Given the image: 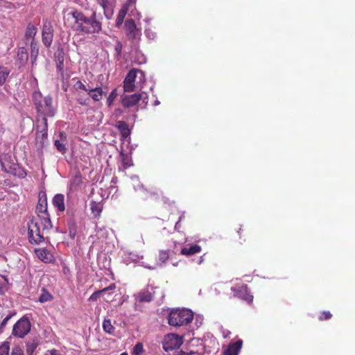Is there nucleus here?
I'll return each instance as SVG.
<instances>
[{"label": "nucleus", "mask_w": 355, "mask_h": 355, "mask_svg": "<svg viewBox=\"0 0 355 355\" xmlns=\"http://www.w3.org/2000/svg\"><path fill=\"white\" fill-rule=\"evenodd\" d=\"M201 251V247L198 245H193L189 248L184 247L182 249L181 253L184 255H193Z\"/></svg>", "instance_id": "nucleus-23"}, {"label": "nucleus", "mask_w": 355, "mask_h": 355, "mask_svg": "<svg viewBox=\"0 0 355 355\" xmlns=\"http://www.w3.org/2000/svg\"><path fill=\"white\" fill-rule=\"evenodd\" d=\"M122 49V44L121 42H117L116 45V51L118 52V53H120Z\"/></svg>", "instance_id": "nucleus-50"}, {"label": "nucleus", "mask_w": 355, "mask_h": 355, "mask_svg": "<svg viewBox=\"0 0 355 355\" xmlns=\"http://www.w3.org/2000/svg\"><path fill=\"white\" fill-rule=\"evenodd\" d=\"M144 353V345L142 343H137L132 351V355H142Z\"/></svg>", "instance_id": "nucleus-29"}, {"label": "nucleus", "mask_w": 355, "mask_h": 355, "mask_svg": "<svg viewBox=\"0 0 355 355\" xmlns=\"http://www.w3.org/2000/svg\"><path fill=\"white\" fill-rule=\"evenodd\" d=\"M12 314H9L1 321V322L0 324V329L1 330H3V329L6 326L8 322L12 318Z\"/></svg>", "instance_id": "nucleus-45"}, {"label": "nucleus", "mask_w": 355, "mask_h": 355, "mask_svg": "<svg viewBox=\"0 0 355 355\" xmlns=\"http://www.w3.org/2000/svg\"><path fill=\"white\" fill-rule=\"evenodd\" d=\"M243 342L239 340L235 343H230L226 349H225L224 355H238L241 347Z\"/></svg>", "instance_id": "nucleus-17"}, {"label": "nucleus", "mask_w": 355, "mask_h": 355, "mask_svg": "<svg viewBox=\"0 0 355 355\" xmlns=\"http://www.w3.org/2000/svg\"><path fill=\"white\" fill-rule=\"evenodd\" d=\"M55 146L59 152L62 153V154L65 153L67 148L62 142L59 140H55Z\"/></svg>", "instance_id": "nucleus-35"}, {"label": "nucleus", "mask_w": 355, "mask_h": 355, "mask_svg": "<svg viewBox=\"0 0 355 355\" xmlns=\"http://www.w3.org/2000/svg\"><path fill=\"white\" fill-rule=\"evenodd\" d=\"M73 87L76 90H83L85 92H88V89L86 86L79 80H78L73 85Z\"/></svg>", "instance_id": "nucleus-36"}, {"label": "nucleus", "mask_w": 355, "mask_h": 355, "mask_svg": "<svg viewBox=\"0 0 355 355\" xmlns=\"http://www.w3.org/2000/svg\"><path fill=\"white\" fill-rule=\"evenodd\" d=\"M202 261H203V259H202V257H200V259L199 261V263H201Z\"/></svg>", "instance_id": "nucleus-57"}, {"label": "nucleus", "mask_w": 355, "mask_h": 355, "mask_svg": "<svg viewBox=\"0 0 355 355\" xmlns=\"http://www.w3.org/2000/svg\"><path fill=\"white\" fill-rule=\"evenodd\" d=\"M88 25L90 26H80V31L84 32L85 33H97L101 30V23L96 20L95 12L92 13L90 23H89Z\"/></svg>", "instance_id": "nucleus-10"}, {"label": "nucleus", "mask_w": 355, "mask_h": 355, "mask_svg": "<svg viewBox=\"0 0 355 355\" xmlns=\"http://www.w3.org/2000/svg\"><path fill=\"white\" fill-rule=\"evenodd\" d=\"M117 96L116 89H113L110 94H109L107 98V104L110 107L113 103L114 101Z\"/></svg>", "instance_id": "nucleus-34"}, {"label": "nucleus", "mask_w": 355, "mask_h": 355, "mask_svg": "<svg viewBox=\"0 0 355 355\" xmlns=\"http://www.w3.org/2000/svg\"><path fill=\"white\" fill-rule=\"evenodd\" d=\"M53 299L52 295L48 292L45 288L42 289V293L40 294L38 302L40 303H44L51 301Z\"/></svg>", "instance_id": "nucleus-25"}, {"label": "nucleus", "mask_w": 355, "mask_h": 355, "mask_svg": "<svg viewBox=\"0 0 355 355\" xmlns=\"http://www.w3.org/2000/svg\"><path fill=\"white\" fill-rule=\"evenodd\" d=\"M35 104L37 110L41 114L53 116L55 114V110L52 106V98L50 96L42 97L41 94H35Z\"/></svg>", "instance_id": "nucleus-4"}, {"label": "nucleus", "mask_w": 355, "mask_h": 355, "mask_svg": "<svg viewBox=\"0 0 355 355\" xmlns=\"http://www.w3.org/2000/svg\"><path fill=\"white\" fill-rule=\"evenodd\" d=\"M138 299L140 302H148L153 300V293L148 290H144L141 291L138 294Z\"/></svg>", "instance_id": "nucleus-24"}, {"label": "nucleus", "mask_w": 355, "mask_h": 355, "mask_svg": "<svg viewBox=\"0 0 355 355\" xmlns=\"http://www.w3.org/2000/svg\"><path fill=\"white\" fill-rule=\"evenodd\" d=\"M103 329L104 331L109 334H114L115 327L112 324L110 319H105L103 322Z\"/></svg>", "instance_id": "nucleus-26"}, {"label": "nucleus", "mask_w": 355, "mask_h": 355, "mask_svg": "<svg viewBox=\"0 0 355 355\" xmlns=\"http://www.w3.org/2000/svg\"><path fill=\"white\" fill-rule=\"evenodd\" d=\"M52 227L49 214L33 219L28 224V236L31 243L39 244L44 241V231Z\"/></svg>", "instance_id": "nucleus-1"}, {"label": "nucleus", "mask_w": 355, "mask_h": 355, "mask_svg": "<svg viewBox=\"0 0 355 355\" xmlns=\"http://www.w3.org/2000/svg\"><path fill=\"white\" fill-rule=\"evenodd\" d=\"M10 349L9 343L6 341L0 345V355H8Z\"/></svg>", "instance_id": "nucleus-33"}, {"label": "nucleus", "mask_w": 355, "mask_h": 355, "mask_svg": "<svg viewBox=\"0 0 355 355\" xmlns=\"http://www.w3.org/2000/svg\"><path fill=\"white\" fill-rule=\"evenodd\" d=\"M131 180H132V182L134 183V188H135V191H137L139 189L142 192H145V189H144L143 185H138L137 187V186L135 184V183L139 182V178L137 176H135V175L132 176L131 178Z\"/></svg>", "instance_id": "nucleus-38"}, {"label": "nucleus", "mask_w": 355, "mask_h": 355, "mask_svg": "<svg viewBox=\"0 0 355 355\" xmlns=\"http://www.w3.org/2000/svg\"><path fill=\"white\" fill-rule=\"evenodd\" d=\"M125 26L128 37L131 40H137L141 35V32L136 26L135 21L132 19L125 22Z\"/></svg>", "instance_id": "nucleus-11"}, {"label": "nucleus", "mask_w": 355, "mask_h": 355, "mask_svg": "<svg viewBox=\"0 0 355 355\" xmlns=\"http://www.w3.org/2000/svg\"><path fill=\"white\" fill-rule=\"evenodd\" d=\"M63 137H64V133H62H62H60V137H61V139H62Z\"/></svg>", "instance_id": "nucleus-59"}, {"label": "nucleus", "mask_w": 355, "mask_h": 355, "mask_svg": "<svg viewBox=\"0 0 355 355\" xmlns=\"http://www.w3.org/2000/svg\"><path fill=\"white\" fill-rule=\"evenodd\" d=\"M35 252L37 257L44 263H50L53 260V254L45 248H38Z\"/></svg>", "instance_id": "nucleus-15"}, {"label": "nucleus", "mask_w": 355, "mask_h": 355, "mask_svg": "<svg viewBox=\"0 0 355 355\" xmlns=\"http://www.w3.org/2000/svg\"><path fill=\"white\" fill-rule=\"evenodd\" d=\"M36 213L37 217L44 215V214H49L47 211V200L45 196L44 198L40 197L36 207Z\"/></svg>", "instance_id": "nucleus-19"}, {"label": "nucleus", "mask_w": 355, "mask_h": 355, "mask_svg": "<svg viewBox=\"0 0 355 355\" xmlns=\"http://www.w3.org/2000/svg\"><path fill=\"white\" fill-rule=\"evenodd\" d=\"M53 39V28L51 21L45 20L42 31V40L44 45L49 48L51 46Z\"/></svg>", "instance_id": "nucleus-8"}, {"label": "nucleus", "mask_w": 355, "mask_h": 355, "mask_svg": "<svg viewBox=\"0 0 355 355\" xmlns=\"http://www.w3.org/2000/svg\"><path fill=\"white\" fill-rule=\"evenodd\" d=\"M144 33L147 38L150 40H153L156 38V33L150 28H146Z\"/></svg>", "instance_id": "nucleus-37"}, {"label": "nucleus", "mask_w": 355, "mask_h": 355, "mask_svg": "<svg viewBox=\"0 0 355 355\" xmlns=\"http://www.w3.org/2000/svg\"><path fill=\"white\" fill-rule=\"evenodd\" d=\"M80 103L82 104V105H85V103H84V102H80Z\"/></svg>", "instance_id": "nucleus-60"}, {"label": "nucleus", "mask_w": 355, "mask_h": 355, "mask_svg": "<svg viewBox=\"0 0 355 355\" xmlns=\"http://www.w3.org/2000/svg\"><path fill=\"white\" fill-rule=\"evenodd\" d=\"M184 217V213H182L179 218V220L176 223V224L175 225V230H178L180 228L179 223L182 220V218Z\"/></svg>", "instance_id": "nucleus-49"}, {"label": "nucleus", "mask_w": 355, "mask_h": 355, "mask_svg": "<svg viewBox=\"0 0 355 355\" xmlns=\"http://www.w3.org/2000/svg\"><path fill=\"white\" fill-rule=\"evenodd\" d=\"M51 355H60V354H58L56 350H52V351H51Z\"/></svg>", "instance_id": "nucleus-54"}, {"label": "nucleus", "mask_w": 355, "mask_h": 355, "mask_svg": "<svg viewBox=\"0 0 355 355\" xmlns=\"http://www.w3.org/2000/svg\"><path fill=\"white\" fill-rule=\"evenodd\" d=\"M116 288V286L114 284H110L109 286L102 289L103 291V293H105L108 291H113Z\"/></svg>", "instance_id": "nucleus-48"}, {"label": "nucleus", "mask_w": 355, "mask_h": 355, "mask_svg": "<svg viewBox=\"0 0 355 355\" xmlns=\"http://www.w3.org/2000/svg\"><path fill=\"white\" fill-rule=\"evenodd\" d=\"M103 291L99 290L92 294V295L89 298V301H96L100 296L103 294Z\"/></svg>", "instance_id": "nucleus-41"}, {"label": "nucleus", "mask_w": 355, "mask_h": 355, "mask_svg": "<svg viewBox=\"0 0 355 355\" xmlns=\"http://www.w3.org/2000/svg\"><path fill=\"white\" fill-rule=\"evenodd\" d=\"M31 330V322L26 317L20 318L13 326L12 335L18 338H24Z\"/></svg>", "instance_id": "nucleus-6"}, {"label": "nucleus", "mask_w": 355, "mask_h": 355, "mask_svg": "<svg viewBox=\"0 0 355 355\" xmlns=\"http://www.w3.org/2000/svg\"><path fill=\"white\" fill-rule=\"evenodd\" d=\"M11 355H24V352L20 347H15L12 349Z\"/></svg>", "instance_id": "nucleus-46"}, {"label": "nucleus", "mask_w": 355, "mask_h": 355, "mask_svg": "<svg viewBox=\"0 0 355 355\" xmlns=\"http://www.w3.org/2000/svg\"><path fill=\"white\" fill-rule=\"evenodd\" d=\"M10 74V70L4 67H0V85H3Z\"/></svg>", "instance_id": "nucleus-28"}, {"label": "nucleus", "mask_w": 355, "mask_h": 355, "mask_svg": "<svg viewBox=\"0 0 355 355\" xmlns=\"http://www.w3.org/2000/svg\"><path fill=\"white\" fill-rule=\"evenodd\" d=\"M116 127L120 131L122 143L125 144V142H127L128 144H129L130 140V130L128 125L125 122L119 121L117 122Z\"/></svg>", "instance_id": "nucleus-13"}, {"label": "nucleus", "mask_w": 355, "mask_h": 355, "mask_svg": "<svg viewBox=\"0 0 355 355\" xmlns=\"http://www.w3.org/2000/svg\"><path fill=\"white\" fill-rule=\"evenodd\" d=\"M37 347V343L35 340L29 341L26 345V352L28 355H33Z\"/></svg>", "instance_id": "nucleus-30"}, {"label": "nucleus", "mask_w": 355, "mask_h": 355, "mask_svg": "<svg viewBox=\"0 0 355 355\" xmlns=\"http://www.w3.org/2000/svg\"><path fill=\"white\" fill-rule=\"evenodd\" d=\"M120 355H128L127 352H123Z\"/></svg>", "instance_id": "nucleus-58"}, {"label": "nucleus", "mask_w": 355, "mask_h": 355, "mask_svg": "<svg viewBox=\"0 0 355 355\" xmlns=\"http://www.w3.org/2000/svg\"><path fill=\"white\" fill-rule=\"evenodd\" d=\"M135 61L137 63L141 64L146 62V58L144 54H142L141 53H138L137 55V58H135Z\"/></svg>", "instance_id": "nucleus-40"}, {"label": "nucleus", "mask_w": 355, "mask_h": 355, "mask_svg": "<svg viewBox=\"0 0 355 355\" xmlns=\"http://www.w3.org/2000/svg\"><path fill=\"white\" fill-rule=\"evenodd\" d=\"M120 157L124 168H127L132 165V160L128 154L123 153V150L120 152Z\"/></svg>", "instance_id": "nucleus-27"}, {"label": "nucleus", "mask_w": 355, "mask_h": 355, "mask_svg": "<svg viewBox=\"0 0 355 355\" xmlns=\"http://www.w3.org/2000/svg\"><path fill=\"white\" fill-rule=\"evenodd\" d=\"M97 2L103 10L112 6L108 0H97Z\"/></svg>", "instance_id": "nucleus-42"}, {"label": "nucleus", "mask_w": 355, "mask_h": 355, "mask_svg": "<svg viewBox=\"0 0 355 355\" xmlns=\"http://www.w3.org/2000/svg\"><path fill=\"white\" fill-rule=\"evenodd\" d=\"M147 99L148 98L146 94H134L131 95H126L122 98V104L124 107H130L136 105L139 102V101L142 100L144 105H146L148 103Z\"/></svg>", "instance_id": "nucleus-9"}, {"label": "nucleus", "mask_w": 355, "mask_h": 355, "mask_svg": "<svg viewBox=\"0 0 355 355\" xmlns=\"http://www.w3.org/2000/svg\"><path fill=\"white\" fill-rule=\"evenodd\" d=\"M109 194H110L112 192H116L117 189H116V187L115 186H110V188H109Z\"/></svg>", "instance_id": "nucleus-51"}, {"label": "nucleus", "mask_w": 355, "mask_h": 355, "mask_svg": "<svg viewBox=\"0 0 355 355\" xmlns=\"http://www.w3.org/2000/svg\"><path fill=\"white\" fill-rule=\"evenodd\" d=\"M183 343V338L182 336L175 334H169L165 336L162 343L163 349L165 351H171L175 349L179 348Z\"/></svg>", "instance_id": "nucleus-7"}, {"label": "nucleus", "mask_w": 355, "mask_h": 355, "mask_svg": "<svg viewBox=\"0 0 355 355\" xmlns=\"http://www.w3.org/2000/svg\"><path fill=\"white\" fill-rule=\"evenodd\" d=\"M0 164L3 171L14 175H17V165L10 153H3L0 155Z\"/></svg>", "instance_id": "nucleus-5"}, {"label": "nucleus", "mask_w": 355, "mask_h": 355, "mask_svg": "<svg viewBox=\"0 0 355 355\" xmlns=\"http://www.w3.org/2000/svg\"><path fill=\"white\" fill-rule=\"evenodd\" d=\"M168 259V254L166 251L162 250L159 254V261L163 263Z\"/></svg>", "instance_id": "nucleus-39"}, {"label": "nucleus", "mask_w": 355, "mask_h": 355, "mask_svg": "<svg viewBox=\"0 0 355 355\" xmlns=\"http://www.w3.org/2000/svg\"><path fill=\"white\" fill-rule=\"evenodd\" d=\"M91 209H92V213L95 216H99L100 214L102 211L101 205L100 204H98V203L95 202H92V204H91Z\"/></svg>", "instance_id": "nucleus-32"}, {"label": "nucleus", "mask_w": 355, "mask_h": 355, "mask_svg": "<svg viewBox=\"0 0 355 355\" xmlns=\"http://www.w3.org/2000/svg\"><path fill=\"white\" fill-rule=\"evenodd\" d=\"M193 319V313L187 309H175L170 311L168 315V323L173 327L184 326L189 324Z\"/></svg>", "instance_id": "nucleus-3"}, {"label": "nucleus", "mask_w": 355, "mask_h": 355, "mask_svg": "<svg viewBox=\"0 0 355 355\" xmlns=\"http://www.w3.org/2000/svg\"><path fill=\"white\" fill-rule=\"evenodd\" d=\"M234 296L245 301L248 304H251L253 301V296L249 293L246 286H242L238 288H232Z\"/></svg>", "instance_id": "nucleus-12"}, {"label": "nucleus", "mask_w": 355, "mask_h": 355, "mask_svg": "<svg viewBox=\"0 0 355 355\" xmlns=\"http://www.w3.org/2000/svg\"><path fill=\"white\" fill-rule=\"evenodd\" d=\"M331 313L329 311H323L319 316L320 320H328L331 318Z\"/></svg>", "instance_id": "nucleus-44"}, {"label": "nucleus", "mask_w": 355, "mask_h": 355, "mask_svg": "<svg viewBox=\"0 0 355 355\" xmlns=\"http://www.w3.org/2000/svg\"><path fill=\"white\" fill-rule=\"evenodd\" d=\"M52 203L59 212H64L65 210L64 196L58 193L54 196Z\"/></svg>", "instance_id": "nucleus-18"}, {"label": "nucleus", "mask_w": 355, "mask_h": 355, "mask_svg": "<svg viewBox=\"0 0 355 355\" xmlns=\"http://www.w3.org/2000/svg\"><path fill=\"white\" fill-rule=\"evenodd\" d=\"M89 96L94 101H99L105 92L103 91L102 88L100 87H96L94 89H88Z\"/></svg>", "instance_id": "nucleus-22"}, {"label": "nucleus", "mask_w": 355, "mask_h": 355, "mask_svg": "<svg viewBox=\"0 0 355 355\" xmlns=\"http://www.w3.org/2000/svg\"><path fill=\"white\" fill-rule=\"evenodd\" d=\"M135 1V0H128V3L130 5V3H131V2L134 3Z\"/></svg>", "instance_id": "nucleus-56"}, {"label": "nucleus", "mask_w": 355, "mask_h": 355, "mask_svg": "<svg viewBox=\"0 0 355 355\" xmlns=\"http://www.w3.org/2000/svg\"><path fill=\"white\" fill-rule=\"evenodd\" d=\"M128 3L123 4L121 8L120 9L116 19V26L117 27H119L123 24L124 18L125 17V15L128 11Z\"/></svg>", "instance_id": "nucleus-21"}, {"label": "nucleus", "mask_w": 355, "mask_h": 355, "mask_svg": "<svg viewBox=\"0 0 355 355\" xmlns=\"http://www.w3.org/2000/svg\"><path fill=\"white\" fill-rule=\"evenodd\" d=\"M103 10H104V15H105V17L107 19H110L112 17V15L114 13L112 6H111L110 8H107L106 9H104Z\"/></svg>", "instance_id": "nucleus-43"}, {"label": "nucleus", "mask_w": 355, "mask_h": 355, "mask_svg": "<svg viewBox=\"0 0 355 355\" xmlns=\"http://www.w3.org/2000/svg\"><path fill=\"white\" fill-rule=\"evenodd\" d=\"M202 318L201 316H197L196 317V322H199L200 324H202Z\"/></svg>", "instance_id": "nucleus-53"}, {"label": "nucleus", "mask_w": 355, "mask_h": 355, "mask_svg": "<svg viewBox=\"0 0 355 355\" xmlns=\"http://www.w3.org/2000/svg\"><path fill=\"white\" fill-rule=\"evenodd\" d=\"M146 83L145 73L137 69L130 70L123 81V89L125 92H132L141 89Z\"/></svg>", "instance_id": "nucleus-2"}, {"label": "nucleus", "mask_w": 355, "mask_h": 355, "mask_svg": "<svg viewBox=\"0 0 355 355\" xmlns=\"http://www.w3.org/2000/svg\"><path fill=\"white\" fill-rule=\"evenodd\" d=\"M176 355H201L198 352L191 351L189 352H180Z\"/></svg>", "instance_id": "nucleus-47"}, {"label": "nucleus", "mask_w": 355, "mask_h": 355, "mask_svg": "<svg viewBox=\"0 0 355 355\" xmlns=\"http://www.w3.org/2000/svg\"><path fill=\"white\" fill-rule=\"evenodd\" d=\"M159 103H159V101L158 100H156V101H155V103H154V105H155V106L158 105H159Z\"/></svg>", "instance_id": "nucleus-55"}, {"label": "nucleus", "mask_w": 355, "mask_h": 355, "mask_svg": "<svg viewBox=\"0 0 355 355\" xmlns=\"http://www.w3.org/2000/svg\"><path fill=\"white\" fill-rule=\"evenodd\" d=\"M143 259V255H139L131 252H124L122 255L123 262L126 265L138 262Z\"/></svg>", "instance_id": "nucleus-16"}, {"label": "nucleus", "mask_w": 355, "mask_h": 355, "mask_svg": "<svg viewBox=\"0 0 355 355\" xmlns=\"http://www.w3.org/2000/svg\"><path fill=\"white\" fill-rule=\"evenodd\" d=\"M56 67L59 71H62L63 70V62H64V56L62 53H59L56 55Z\"/></svg>", "instance_id": "nucleus-31"}, {"label": "nucleus", "mask_w": 355, "mask_h": 355, "mask_svg": "<svg viewBox=\"0 0 355 355\" xmlns=\"http://www.w3.org/2000/svg\"><path fill=\"white\" fill-rule=\"evenodd\" d=\"M72 17L75 19L76 23L78 24V29L80 31V26H85L84 24H89L90 23L91 17H86L83 12L76 10L72 12Z\"/></svg>", "instance_id": "nucleus-14"}, {"label": "nucleus", "mask_w": 355, "mask_h": 355, "mask_svg": "<svg viewBox=\"0 0 355 355\" xmlns=\"http://www.w3.org/2000/svg\"><path fill=\"white\" fill-rule=\"evenodd\" d=\"M141 266H144V268H146L148 269H150V270H154L155 269V267H151L150 266H148V265H146L144 264V263H141Z\"/></svg>", "instance_id": "nucleus-52"}, {"label": "nucleus", "mask_w": 355, "mask_h": 355, "mask_svg": "<svg viewBox=\"0 0 355 355\" xmlns=\"http://www.w3.org/2000/svg\"><path fill=\"white\" fill-rule=\"evenodd\" d=\"M37 32V28L32 23L28 24L26 31H25V38L28 40H31V45L33 43L35 37Z\"/></svg>", "instance_id": "nucleus-20"}]
</instances>
